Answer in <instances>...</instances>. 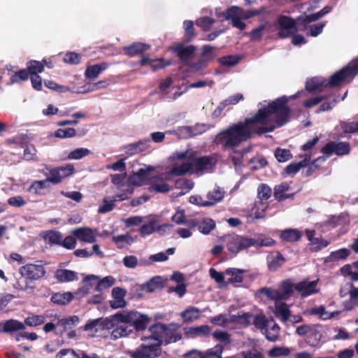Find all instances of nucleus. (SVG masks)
Here are the masks:
<instances>
[{"instance_id":"9","label":"nucleus","mask_w":358,"mask_h":358,"mask_svg":"<svg viewBox=\"0 0 358 358\" xmlns=\"http://www.w3.org/2000/svg\"><path fill=\"white\" fill-rule=\"evenodd\" d=\"M227 248L233 254H237L242 250L250 247V238L241 236L235 234L225 235L223 237Z\"/></svg>"},{"instance_id":"23","label":"nucleus","mask_w":358,"mask_h":358,"mask_svg":"<svg viewBox=\"0 0 358 358\" xmlns=\"http://www.w3.org/2000/svg\"><path fill=\"white\" fill-rule=\"evenodd\" d=\"M149 143V139L140 140L138 142L125 145L124 150L127 155L131 156L147 149Z\"/></svg>"},{"instance_id":"14","label":"nucleus","mask_w":358,"mask_h":358,"mask_svg":"<svg viewBox=\"0 0 358 358\" xmlns=\"http://www.w3.org/2000/svg\"><path fill=\"white\" fill-rule=\"evenodd\" d=\"M73 234L78 240L87 243H94L96 241L97 231L88 227H80L74 229Z\"/></svg>"},{"instance_id":"34","label":"nucleus","mask_w":358,"mask_h":358,"mask_svg":"<svg viewBox=\"0 0 358 358\" xmlns=\"http://www.w3.org/2000/svg\"><path fill=\"white\" fill-rule=\"evenodd\" d=\"M243 271L237 268H228L224 274L227 278L228 283H239L243 280Z\"/></svg>"},{"instance_id":"11","label":"nucleus","mask_w":358,"mask_h":358,"mask_svg":"<svg viewBox=\"0 0 358 358\" xmlns=\"http://www.w3.org/2000/svg\"><path fill=\"white\" fill-rule=\"evenodd\" d=\"M171 50L177 55L182 64L189 65V61L196 52V48L194 45H185L183 43H179L172 47Z\"/></svg>"},{"instance_id":"30","label":"nucleus","mask_w":358,"mask_h":358,"mask_svg":"<svg viewBox=\"0 0 358 358\" xmlns=\"http://www.w3.org/2000/svg\"><path fill=\"white\" fill-rule=\"evenodd\" d=\"M56 279L60 282H68L76 280V273L68 269H57L55 273Z\"/></svg>"},{"instance_id":"24","label":"nucleus","mask_w":358,"mask_h":358,"mask_svg":"<svg viewBox=\"0 0 358 358\" xmlns=\"http://www.w3.org/2000/svg\"><path fill=\"white\" fill-rule=\"evenodd\" d=\"M153 168L150 166L148 169H140L136 173L128 178V182L131 185L140 186L142 185L143 181L147 179V175Z\"/></svg>"},{"instance_id":"58","label":"nucleus","mask_w":358,"mask_h":358,"mask_svg":"<svg viewBox=\"0 0 358 358\" xmlns=\"http://www.w3.org/2000/svg\"><path fill=\"white\" fill-rule=\"evenodd\" d=\"M275 157L279 162H285L292 158V154L289 150L277 148Z\"/></svg>"},{"instance_id":"32","label":"nucleus","mask_w":358,"mask_h":358,"mask_svg":"<svg viewBox=\"0 0 358 358\" xmlns=\"http://www.w3.org/2000/svg\"><path fill=\"white\" fill-rule=\"evenodd\" d=\"M200 310L199 308L190 306L180 313L184 322H189L197 320L199 317Z\"/></svg>"},{"instance_id":"4","label":"nucleus","mask_w":358,"mask_h":358,"mask_svg":"<svg viewBox=\"0 0 358 358\" xmlns=\"http://www.w3.org/2000/svg\"><path fill=\"white\" fill-rule=\"evenodd\" d=\"M104 330L114 329L117 322L133 323L136 331H141L147 327L150 318L136 310L117 313L112 317L102 319Z\"/></svg>"},{"instance_id":"42","label":"nucleus","mask_w":358,"mask_h":358,"mask_svg":"<svg viewBox=\"0 0 358 358\" xmlns=\"http://www.w3.org/2000/svg\"><path fill=\"white\" fill-rule=\"evenodd\" d=\"M241 10L237 6H231L227 8L224 12L217 14L218 17L223 16L225 20H231V21L241 16Z\"/></svg>"},{"instance_id":"48","label":"nucleus","mask_w":358,"mask_h":358,"mask_svg":"<svg viewBox=\"0 0 358 358\" xmlns=\"http://www.w3.org/2000/svg\"><path fill=\"white\" fill-rule=\"evenodd\" d=\"M241 57L237 55H227L218 59L219 63L223 66H233L239 63Z\"/></svg>"},{"instance_id":"10","label":"nucleus","mask_w":358,"mask_h":358,"mask_svg":"<svg viewBox=\"0 0 358 358\" xmlns=\"http://www.w3.org/2000/svg\"><path fill=\"white\" fill-rule=\"evenodd\" d=\"M26 70L29 72L31 86L34 90H41L43 79L38 75L44 70V64L36 60H30L27 63Z\"/></svg>"},{"instance_id":"63","label":"nucleus","mask_w":358,"mask_h":358,"mask_svg":"<svg viewBox=\"0 0 358 358\" xmlns=\"http://www.w3.org/2000/svg\"><path fill=\"white\" fill-rule=\"evenodd\" d=\"M55 136L57 138H71L76 135V131L73 128L59 129L55 131Z\"/></svg>"},{"instance_id":"36","label":"nucleus","mask_w":358,"mask_h":358,"mask_svg":"<svg viewBox=\"0 0 358 358\" xmlns=\"http://www.w3.org/2000/svg\"><path fill=\"white\" fill-rule=\"evenodd\" d=\"M193 187L194 182L191 180L185 178H179L176 180L175 182V187L176 189L185 190V192H180L176 196V197L184 195L186 192L192 189Z\"/></svg>"},{"instance_id":"47","label":"nucleus","mask_w":358,"mask_h":358,"mask_svg":"<svg viewBox=\"0 0 358 358\" xmlns=\"http://www.w3.org/2000/svg\"><path fill=\"white\" fill-rule=\"evenodd\" d=\"M280 327L277 324H274L272 327L266 328L264 334L267 340L274 342L279 337Z\"/></svg>"},{"instance_id":"19","label":"nucleus","mask_w":358,"mask_h":358,"mask_svg":"<svg viewBox=\"0 0 358 358\" xmlns=\"http://www.w3.org/2000/svg\"><path fill=\"white\" fill-rule=\"evenodd\" d=\"M127 323H123L120 325L116 324L114 329L110 333V338L112 340H117L118 338H124L128 336L131 333L133 332L134 329H135V326L133 323L131 324L127 325Z\"/></svg>"},{"instance_id":"22","label":"nucleus","mask_w":358,"mask_h":358,"mask_svg":"<svg viewBox=\"0 0 358 358\" xmlns=\"http://www.w3.org/2000/svg\"><path fill=\"white\" fill-rule=\"evenodd\" d=\"M150 48V45L143 43H134L130 45L123 48L126 55L132 57L138 55H143L147 50Z\"/></svg>"},{"instance_id":"26","label":"nucleus","mask_w":358,"mask_h":358,"mask_svg":"<svg viewBox=\"0 0 358 358\" xmlns=\"http://www.w3.org/2000/svg\"><path fill=\"white\" fill-rule=\"evenodd\" d=\"M0 326L3 327L2 331L4 333L15 332L25 329L24 323L13 319L1 322Z\"/></svg>"},{"instance_id":"31","label":"nucleus","mask_w":358,"mask_h":358,"mask_svg":"<svg viewBox=\"0 0 358 358\" xmlns=\"http://www.w3.org/2000/svg\"><path fill=\"white\" fill-rule=\"evenodd\" d=\"M302 236L300 231L296 229H287L281 231L280 238L287 242L298 241Z\"/></svg>"},{"instance_id":"54","label":"nucleus","mask_w":358,"mask_h":358,"mask_svg":"<svg viewBox=\"0 0 358 358\" xmlns=\"http://www.w3.org/2000/svg\"><path fill=\"white\" fill-rule=\"evenodd\" d=\"M90 152V150L87 148H79L71 151L69 154L68 158L70 159H80L85 156L89 155Z\"/></svg>"},{"instance_id":"53","label":"nucleus","mask_w":358,"mask_h":358,"mask_svg":"<svg viewBox=\"0 0 358 358\" xmlns=\"http://www.w3.org/2000/svg\"><path fill=\"white\" fill-rule=\"evenodd\" d=\"M258 198L261 200L268 199L272 194L271 188L266 185L261 184L257 189Z\"/></svg>"},{"instance_id":"33","label":"nucleus","mask_w":358,"mask_h":358,"mask_svg":"<svg viewBox=\"0 0 358 358\" xmlns=\"http://www.w3.org/2000/svg\"><path fill=\"white\" fill-rule=\"evenodd\" d=\"M290 186L287 182H282L274 187V196L278 201H283L293 196V194H283V192L289 191Z\"/></svg>"},{"instance_id":"60","label":"nucleus","mask_w":358,"mask_h":358,"mask_svg":"<svg viewBox=\"0 0 358 358\" xmlns=\"http://www.w3.org/2000/svg\"><path fill=\"white\" fill-rule=\"evenodd\" d=\"M45 318L43 315H32L24 320V325L36 327L45 322Z\"/></svg>"},{"instance_id":"50","label":"nucleus","mask_w":358,"mask_h":358,"mask_svg":"<svg viewBox=\"0 0 358 358\" xmlns=\"http://www.w3.org/2000/svg\"><path fill=\"white\" fill-rule=\"evenodd\" d=\"M115 280L113 276L108 275L103 278L101 280L99 281L96 286V290L101 292L103 289H108L112 287L115 284Z\"/></svg>"},{"instance_id":"15","label":"nucleus","mask_w":358,"mask_h":358,"mask_svg":"<svg viewBox=\"0 0 358 358\" xmlns=\"http://www.w3.org/2000/svg\"><path fill=\"white\" fill-rule=\"evenodd\" d=\"M317 285V280H303L295 285V289L301 296H308L318 292Z\"/></svg>"},{"instance_id":"6","label":"nucleus","mask_w":358,"mask_h":358,"mask_svg":"<svg viewBox=\"0 0 358 358\" xmlns=\"http://www.w3.org/2000/svg\"><path fill=\"white\" fill-rule=\"evenodd\" d=\"M294 289L295 285L285 280L282 282L278 289L264 287L259 290V292L264 294L268 299L278 301L289 299L293 294Z\"/></svg>"},{"instance_id":"7","label":"nucleus","mask_w":358,"mask_h":358,"mask_svg":"<svg viewBox=\"0 0 358 358\" xmlns=\"http://www.w3.org/2000/svg\"><path fill=\"white\" fill-rule=\"evenodd\" d=\"M150 331L155 335L160 341L161 345L163 342L166 344L176 343L182 338V335L177 332L175 328H171L163 324H157L150 328Z\"/></svg>"},{"instance_id":"57","label":"nucleus","mask_w":358,"mask_h":358,"mask_svg":"<svg viewBox=\"0 0 358 358\" xmlns=\"http://www.w3.org/2000/svg\"><path fill=\"white\" fill-rule=\"evenodd\" d=\"M329 242L320 238H315L310 244V250L313 252H317L329 245Z\"/></svg>"},{"instance_id":"12","label":"nucleus","mask_w":358,"mask_h":358,"mask_svg":"<svg viewBox=\"0 0 358 358\" xmlns=\"http://www.w3.org/2000/svg\"><path fill=\"white\" fill-rule=\"evenodd\" d=\"M162 281L159 276L153 277L146 283L136 285L132 288V292L138 297H142L144 292L151 293L162 287Z\"/></svg>"},{"instance_id":"40","label":"nucleus","mask_w":358,"mask_h":358,"mask_svg":"<svg viewBox=\"0 0 358 358\" xmlns=\"http://www.w3.org/2000/svg\"><path fill=\"white\" fill-rule=\"evenodd\" d=\"M275 313L283 322H287L289 319L290 312L287 305L285 303H280L275 306Z\"/></svg>"},{"instance_id":"37","label":"nucleus","mask_w":358,"mask_h":358,"mask_svg":"<svg viewBox=\"0 0 358 358\" xmlns=\"http://www.w3.org/2000/svg\"><path fill=\"white\" fill-rule=\"evenodd\" d=\"M250 247H270L275 243V241L271 238L265 237L262 235L253 238H250Z\"/></svg>"},{"instance_id":"49","label":"nucleus","mask_w":358,"mask_h":358,"mask_svg":"<svg viewBox=\"0 0 358 358\" xmlns=\"http://www.w3.org/2000/svg\"><path fill=\"white\" fill-rule=\"evenodd\" d=\"M215 20L210 17H201L196 20V24L204 31L210 30Z\"/></svg>"},{"instance_id":"43","label":"nucleus","mask_w":358,"mask_h":358,"mask_svg":"<svg viewBox=\"0 0 358 358\" xmlns=\"http://www.w3.org/2000/svg\"><path fill=\"white\" fill-rule=\"evenodd\" d=\"M215 227V222L210 218H204L199 224V231L203 234H208Z\"/></svg>"},{"instance_id":"45","label":"nucleus","mask_w":358,"mask_h":358,"mask_svg":"<svg viewBox=\"0 0 358 358\" xmlns=\"http://www.w3.org/2000/svg\"><path fill=\"white\" fill-rule=\"evenodd\" d=\"M223 349L221 345H216L214 348L202 352L203 358H221Z\"/></svg>"},{"instance_id":"28","label":"nucleus","mask_w":358,"mask_h":358,"mask_svg":"<svg viewBox=\"0 0 358 358\" xmlns=\"http://www.w3.org/2000/svg\"><path fill=\"white\" fill-rule=\"evenodd\" d=\"M311 159V155L310 154H305L303 156V159L297 162L292 163L288 165L286 167V172L287 174H294L297 173L301 168L305 167L308 165V162Z\"/></svg>"},{"instance_id":"55","label":"nucleus","mask_w":358,"mask_h":358,"mask_svg":"<svg viewBox=\"0 0 358 358\" xmlns=\"http://www.w3.org/2000/svg\"><path fill=\"white\" fill-rule=\"evenodd\" d=\"M266 29V24H261L259 27L253 29L249 34V36L252 41H259L264 34V31Z\"/></svg>"},{"instance_id":"5","label":"nucleus","mask_w":358,"mask_h":358,"mask_svg":"<svg viewBox=\"0 0 358 358\" xmlns=\"http://www.w3.org/2000/svg\"><path fill=\"white\" fill-rule=\"evenodd\" d=\"M152 333L150 336L142 338L144 341L134 350L129 351L132 358H157L162 354L161 343Z\"/></svg>"},{"instance_id":"20","label":"nucleus","mask_w":358,"mask_h":358,"mask_svg":"<svg viewBox=\"0 0 358 358\" xmlns=\"http://www.w3.org/2000/svg\"><path fill=\"white\" fill-rule=\"evenodd\" d=\"M149 190L157 193H166L171 190V187L159 176L151 178Z\"/></svg>"},{"instance_id":"56","label":"nucleus","mask_w":358,"mask_h":358,"mask_svg":"<svg viewBox=\"0 0 358 358\" xmlns=\"http://www.w3.org/2000/svg\"><path fill=\"white\" fill-rule=\"evenodd\" d=\"M81 353L82 351L76 352L72 349H64L57 353L56 358H81Z\"/></svg>"},{"instance_id":"38","label":"nucleus","mask_w":358,"mask_h":358,"mask_svg":"<svg viewBox=\"0 0 358 358\" xmlns=\"http://www.w3.org/2000/svg\"><path fill=\"white\" fill-rule=\"evenodd\" d=\"M350 254L349 250L346 248H342L336 251L331 252V254L326 258V262H331L335 261H339L346 259Z\"/></svg>"},{"instance_id":"25","label":"nucleus","mask_w":358,"mask_h":358,"mask_svg":"<svg viewBox=\"0 0 358 358\" xmlns=\"http://www.w3.org/2000/svg\"><path fill=\"white\" fill-rule=\"evenodd\" d=\"M108 66L106 62L90 65L86 68L85 76L87 78L94 79Z\"/></svg>"},{"instance_id":"41","label":"nucleus","mask_w":358,"mask_h":358,"mask_svg":"<svg viewBox=\"0 0 358 358\" xmlns=\"http://www.w3.org/2000/svg\"><path fill=\"white\" fill-rule=\"evenodd\" d=\"M29 78H30L29 72L26 69H20L10 76L9 83H21L23 81L28 80Z\"/></svg>"},{"instance_id":"46","label":"nucleus","mask_w":358,"mask_h":358,"mask_svg":"<svg viewBox=\"0 0 358 358\" xmlns=\"http://www.w3.org/2000/svg\"><path fill=\"white\" fill-rule=\"evenodd\" d=\"M157 221L155 220H150L147 223L143 224L139 229L141 234L143 236L150 235L155 231H156Z\"/></svg>"},{"instance_id":"61","label":"nucleus","mask_w":358,"mask_h":358,"mask_svg":"<svg viewBox=\"0 0 358 358\" xmlns=\"http://www.w3.org/2000/svg\"><path fill=\"white\" fill-rule=\"evenodd\" d=\"M81 56L76 52H69L64 55L63 61L69 64H78L80 62Z\"/></svg>"},{"instance_id":"17","label":"nucleus","mask_w":358,"mask_h":358,"mask_svg":"<svg viewBox=\"0 0 358 358\" xmlns=\"http://www.w3.org/2000/svg\"><path fill=\"white\" fill-rule=\"evenodd\" d=\"M210 330L211 328L208 325L186 327L183 328L184 334L187 338H194L207 336L210 334Z\"/></svg>"},{"instance_id":"62","label":"nucleus","mask_w":358,"mask_h":358,"mask_svg":"<svg viewBox=\"0 0 358 358\" xmlns=\"http://www.w3.org/2000/svg\"><path fill=\"white\" fill-rule=\"evenodd\" d=\"M251 317V315L249 313H243L242 315H231L230 316V320H229V322H238L241 324H250V318Z\"/></svg>"},{"instance_id":"2","label":"nucleus","mask_w":358,"mask_h":358,"mask_svg":"<svg viewBox=\"0 0 358 358\" xmlns=\"http://www.w3.org/2000/svg\"><path fill=\"white\" fill-rule=\"evenodd\" d=\"M357 75L358 57L352 59L346 66L334 72L328 78L315 76L308 79L304 90L345 87L350 84Z\"/></svg>"},{"instance_id":"18","label":"nucleus","mask_w":358,"mask_h":358,"mask_svg":"<svg viewBox=\"0 0 358 358\" xmlns=\"http://www.w3.org/2000/svg\"><path fill=\"white\" fill-rule=\"evenodd\" d=\"M207 129L205 124H196L194 126H184L179 128L178 131L185 138H192L203 134Z\"/></svg>"},{"instance_id":"8","label":"nucleus","mask_w":358,"mask_h":358,"mask_svg":"<svg viewBox=\"0 0 358 358\" xmlns=\"http://www.w3.org/2000/svg\"><path fill=\"white\" fill-rule=\"evenodd\" d=\"M19 273L22 277L31 282V280L42 278L45 275L46 271L40 262H36L21 266L19 268Z\"/></svg>"},{"instance_id":"39","label":"nucleus","mask_w":358,"mask_h":358,"mask_svg":"<svg viewBox=\"0 0 358 358\" xmlns=\"http://www.w3.org/2000/svg\"><path fill=\"white\" fill-rule=\"evenodd\" d=\"M73 299V295L70 292L56 293L51 297V301L58 305H66Z\"/></svg>"},{"instance_id":"27","label":"nucleus","mask_w":358,"mask_h":358,"mask_svg":"<svg viewBox=\"0 0 358 358\" xmlns=\"http://www.w3.org/2000/svg\"><path fill=\"white\" fill-rule=\"evenodd\" d=\"M13 287L15 289L25 292L27 294L34 293L36 289V285L34 283L22 276L20 278L16 279L15 282L13 284Z\"/></svg>"},{"instance_id":"21","label":"nucleus","mask_w":358,"mask_h":358,"mask_svg":"<svg viewBox=\"0 0 358 358\" xmlns=\"http://www.w3.org/2000/svg\"><path fill=\"white\" fill-rule=\"evenodd\" d=\"M285 259L283 256L277 251L271 252L266 257V262L268 269L275 271L285 263Z\"/></svg>"},{"instance_id":"35","label":"nucleus","mask_w":358,"mask_h":358,"mask_svg":"<svg viewBox=\"0 0 358 358\" xmlns=\"http://www.w3.org/2000/svg\"><path fill=\"white\" fill-rule=\"evenodd\" d=\"M183 28L185 30L183 37L184 41L186 43H189L196 36L193 21L187 20H185L183 22Z\"/></svg>"},{"instance_id":"51","label":"nucleus","mask_w":358,"mask_h":358,"mask_svg":"<svg viewBox=\"0 0 358 358\" xmlns=\"http://www.w3.org/2000/svg\"><path fill=\"white\" fill-rule=\"evenodd\" d=\"M278 24L280 28H285L287 29H292L295 28L296 22L291 17L280 15L278 18Z\"/></svg>"},{"instance_id":"59","label":"nucleus","mask_w":358,"mask_h":358,"mask_svg":"<svg viewBox=\"0 0 358 358\" xmlns=\"http://www.w3.org/2000/svg\"><path fill=\"white\" fill-rule=\"evenodd\" d=\"M290 353V350L287 347H274L268 352L271 357H277L280 356H287Z\"/></svg>"},{"instance_id":"1","label":"nucleus","mask_w":358,"mask_h":358,"mask_svg":"<svg viewBox=\"0 0 358 358\" xmlns=\"http://www.w3.org/2000/svg\"><path fill=\"white\" fill-rule=\"evenodd\" d=\"M289 99L282 96L273 101H264L259 104L257 113L243 122H238L219 133L216 143L225 149H234L251 138L253 133L261 135L271 132L288 122L290 110Z\"/></svg>"},{"instance_id":"3","label":"nucleus","mask_w":358,"mask_h":358,"mask_svg":"<svg viewBox=\"0 0 358 358\" xmlns=\"http://www.w3.org/2000/svg\"><path fill=\"white\" fill-rule=\"evenodd\" d=\"M176 159L182 160L181 164H175L170 170L173 176H182L187 173H201L210 171L216 164V159L211 156L197 157L192 150L176 154Z\"/></svg>"},{"instance_id":"44","label":"nucleus","mask_w":358,"mask_h":358,"mask_svg":"<svg viewBox=\"0 0 358 358\" xmlns=\"http://www.w3.org/2000/svg\"><path fill=\"white\" fill-rule=\"evenodd\" d=\"M253 324L257 329L261 330L264 334V332H265V330L268 326V321L266 318L265 315L259 314L254 317Z\"/></svg>"},{"instance_id":"16","label":"nucleus","mask_w":358,"mask_h":358,"mask_svg":"<svg viewBox=\"0 0 358 358\" xmlns=\"http://www.w3.org/2000/svg\"><path fill=\"white\" fill-rule=\"evenodd\" d=\"M80 319L77 315L60 319L57 321V334H63L64 332L73 329L78 324Z\"/></svg>"},{"instance_id":"52","label":"nucleus","mask_w":358,"mask_h":358,"mask_svg":"<svg viewBox=\"0 0 358 358\" xmlns=\"http://www.w3.org/2000/svg\"><path fill=\"white\" fill-rule=\"evenodd\" d=\"M113 241L117 245L119 248L124 247V244H131L134 242V238L129 234H121L113 238Z\"/></svg>"},{"instance_id":"64","label":"nucleus","mask_w":358,"mask_h":358,"mask_svg":"<svg viewBox=\"0 0 358 358\" xmlns=\"http://www.w3.org/2000/svg\"><path fill=\"white\" fill-rule=\"evenodd\" d=\"M336 154L337 155H343L350 152V144L346 142L335 143Z\"/></svg>"},{"instance_id":"29","label":"nucleus","mask_w":358,"mask_h":358,"mask_svg":"<svg viewBox=\"0 0 358 358\" xmlns=\"http://www.w3.org/2000/svg\"><path fill=\"white\" fill-rule=\"evenodd\" d=\"M224 194V192L222 189L219 187L215 188L213 191L208 192V201H206V203L204 205H208L209 206H213L223 199Z\"/></svg>"},{"instance_id":"13","label":"nucleus","mask_w":358,"mask_h":358,"mask_svg":"<svg viewBox=\"0 0 358 358\" xmlns=\"http://www.w3.org/2000/svg\"><path fill=\"white\" fill-rule=\"evenodd\" d=\"M322 327L318 324L313 325L312 329L306 337L305 341L310 347L317 348L322 344Z\"/></svg>"}]
</instances>
